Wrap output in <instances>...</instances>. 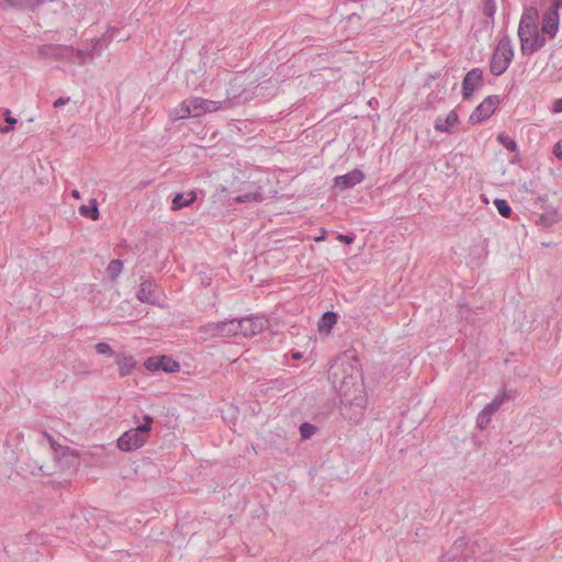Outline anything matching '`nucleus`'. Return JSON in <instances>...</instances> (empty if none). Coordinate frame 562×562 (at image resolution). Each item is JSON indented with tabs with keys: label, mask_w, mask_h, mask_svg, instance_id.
I'll use <instances>...</instances> for the list:
<instances>
[{
	"label": "nucleus",
	"mask_w": 562,
	"mask_h": 562,
	"mask_svg": "<svg viewBox=\"0 0 562 562\" xmlns=\"http://www.w3.org/2000/svg\"><path fill=\"white\" fill-rule=\"evenodd\" d=\"M483 14L487 18H493L496 12L495 0H482Z\"/></svg>",
	"instance_id": "72a5a7b5"
},
{
	"label": "nucleus",
	"mask_w": 562,
	"mask_h": 562,
	"mask_svg": "<svg viewBox=\"0 0 562 562\" xmlns=\"http://www.w3.org/2000/svg\"><path fill=\"white\" fill-rule=\"evenodd\" d=\"M553 154L559 158L562 159V148L560 143H557L553 147Z\"/></svg>",
	"instance_id": "79ce46f5"
},
{
	"label": "nucleus",
	"mask_w": 562,
	"mask_h": 562,
	"mask_svg": "<svg viewBox=\"0 0 562 562\" xmlns=\"http://www.w3.org/2000/svg\"><path fill=\"white\" fill-rule=\"evenodd\" d=\"M338 314L335 312H325L317 324L318 331L324 334H329L333 329L334 325L337 323Z\"/></svg>",
	"instance_id": "412c9836"
},
{
	"label": "nucleus",
	"mask_w": 562,
	"mask_h": 562,
	"mask_svg": "<svg viewBox=\"0 0 562 562\" xmlns=\"http://www.w3.org/2000/svg\"><path fill=\"white\" fill-rule=\"evenodd\" d=\"M42 0H0V10L35 11Z\"/></svg>",
	"instance_id": "dca6fc26"
},
{
	"label": "nucleus",
	"mask_w": 562,
	"mask_h": 562,
	"mask_svg": "<svg viewBox=\"0 0 562 562\" xmlns=\"http://www.w3.org/2000/svg\"><path fill=\"white\" fill-rule=\"evenodd\" d=\"M497 140L509 151L515 153L518 150L517 143L510 136L502 133L497 136Z\"/></svg>",
	"instance_id": "c756f323"
},
{
	"label": "nucleus",
	"mask_w": 562,
	"mask_h": 562,
	"mask_svg": "<svg viewBox=\"0 0 562 562\" xmlns=\"http://www.w3.org/2000/svg\"><path fill=\"white\" fill-rule=\"evenodd\" d=\"M196 201V192L189 191L188 193L178 192L175 194L171 202V210L178 211L183 207L190 206Z\"/></svg>",
	"instance_id": "6ab92c4d"
},
{
	"label": "nucleus",
	"mask_w": 562,
	"mask_h": 562,
	"mask_svg": "<svg viewBox=\"0 0 562 562\" xmlns=\"http://www.w3.org/2000/svg\"><path fill=\"white\" fill-rule=\"evenodd\" d=\"M499 102L501 99L496 94L486 97L471 113L469 121L472 124H477L490 119L495 112Z\"/></svg>",
	"instance_id": "0eeeda50"
},
{
	"label": "nucleus",
	"mask_w": 562,
	"mask_h": 562,
	"mask_svg": "<svg viewBox=\"0 0 562 562\" xmlns=\"http://www.w3.org/2000/svg\"><path fill=\"white\" fill-rule=\"evenodd\" d=\"M317 430V427L310 423H303L300 426V435L303 440L310 439Z\"/></svg>",
	"instance_id": "2f4dec72"
},
{
	"label": "nucleus",
	"mask_w": 562,
	"mask_h": 562,
	"mask_svg": "<svg viewBox=\"0 0 562 562\" xmlns=\"http://www.w3.org/2000/svg\"><path fill=\"white\" fill-rule=\"evenodd\" d=\"M12 130L11 126H2L0 125V133H9Z\"/></svg>",
	"instance_id": "c03bdc74"
},
{
	"label": "nucleus",
	"mask_w": 562,
	"mask_h": 562,
	"mask_svg": "<svg viewBox=\"0 0 562 562\" xmlns=\"http://www.w3.org/2000/svg\"><path fill=\"white\" fill-rule=\"evenodd\" d=\"M459 121L458 114L456 111H450L448 115L442 119L441 116H438L435 121L434 127L436 131L441 133L450 134V126H453Z\"/></svg>",
	"instance_id": "aec40b11"
},
{
	"label": "nucleus",
	"mask_w": 562,
	"mask_h": 562,
	"mask_svg": "<svg viewBox=\"0 0 562 562\" xmlns=\"http://www.w3.org/2000/svg\"><path fill=\"white\" fill-rule=\"evenodd\" d=\"M190 114H191V112H190V109L188 105V100H184L177 108H175L171 111L170 117L173 121H178V120L190 117L191 116Z\"/></svg>",
	"instance_id": "b1692460"
},
{
	"label": "nucleus",
	"mask_w": 562,
	"mask_h": 562,
	"mask_svg": "<svg viewBox=\"0 0 562 562\" xmlns=\"http://www.w3.org/2000/svg\"><path fill=\"white\" fill-rule=\"evenodd\" d=\"M484 85L483 69L476 67L465 74L462 80V98L469 100L474 91Z\"/></svg>",
	"instance_id": "9d476101"
},
{
	"label": "nucleus",
	"mask_w": 562,
	"mask_h": 562,
	"mask_svg": "<svg viewBox=\"0 0 562 562\" xmlns=\"http://www.w3.org/2000/svg\"><path fill=\"white\" fill-rule=\"evenodd\" d=\"M389 3L386 0H362L360 11L352 12L342 21L344 30L348 36L360 33H372L378 22L386 14Z\"/></svg>",
	"instance_id": "f257e3e1"
},
{
	"label": "nucleus",
	"mask_w": 562,
	"mask_h": 562,
	"mask_svg": "<svg viewBox=\"0 0 562 562\" xmlns=\"http://www.w3.org/2000/svg\"><path fill=\"white\" fill-rule=\"evenodd\" d=\"M148 371H164L167 373H176L180 370V364L171 356L161 355L149 357L144 363Z\"/></svg>",
	"instance_id": "1a4fd4ad"
},
{
	"label": "nucleus",
	"mask_w": 562,
	"mask_h": 562,
	"mask_svg": "<svg viewBox=\"0 0 562 562\" xmlns=\"http://www.w3.org/2000/svg\"><path fill=\"white\" fill-rule=\"evenodd\" d=\"M199 333L204 340L213 338H228L236 335V321L229 318L220 322H207L199 327Z\"/></svg>",
	"instance_id": "39448f33"
},
{
	"label": "nucleus",
	"mask_w": 562,
	"mask_h": 562,
	"mask_svg": "<svg viewBox=\"0 0 562 562\" xmlns=\"http://www.w3.org/2000/svg\"><path fill=\"white\" fill-rule=\"evenodd\" d=\"M236 99H238L237 95H233L231 97L228 94L227 99L224 100L223 102H220V101H213V100H207V99H203L202 98V101H200V103L203 104V112L204 114L205 113H213V112H216L218 111L220 109H224V108H231L233 105H235L238 101H235Z\"/></svg>",
	"instance_id": "a211bd4d"
},
{
	"label": "nucleus",
	"mask_w": 562,
	"mask_h": 562,
	"mask_svg": "<svg viewBox=\"0 0 562 562\" xmlns=\"http://www.w3.org/2000/svg\"><path fill=\"white\" fill-rule=\"evenodd\" d=\"M262 200V194L260 192H250L245 194H239L235 198V202L243 204L248 202H260Z\"/></svg>",
	"instance_id": "c85d7f7f"
},
{
	"label": "nucleus",
	"mask_w": 562,
	"mask_h": 562,
	"mask_svg": "<svg viewBox=\"0 0 562 562\" xmlns=\"http://www.w3.org/2000/svg\"><path fill=\"white\" fill-rule=\"evenodd\" d=\"M236 335L252 337L269 327V321L265 316H249L235 318Z\"/></svg>",
	"instance_id": "423d86ee"
},
{
	"label": "nucleus",
	"mask_w": 562,
	"mask_h": 562,
	"mask_svg": "<svg viewBox=\"0 0 562 562\" xmlns=\"http://www.w3.org/2000/svg\"><path fill=\"white\" fill-rule=\"evenodd\" d=\"M538 25H519L518 26V37L519 40H522L527 36L533 35L536 33H539Z\"/></svg>",
	"instance_id": "473e14b6"
},
{
	"label": "nucleus",
	"mask_w": 562,
	"mask_h": 562,
	"mask_svg": "<svg viewBox=\"0 0 562 562\" xmlns=\"http://www.w3.org/2000/svg\"><path fill=\"white\" fill-rule=\"evenodd\" d=\"M539 13L535 7L526 8L521 14L519 25H538Z\"/></svg>",
	"instance_id": "4be33fe9"
},
{
	"label": "nucleus",
	"mask_w": 562,
	"mask_h": 562,
	"mask_svg": "<svg viewBox=\"0 0 562 562\" xmlns=\"http://www.w3.org/2000/svg\"><path fill=\"white\" fill-rule=\"evenodd\" d=\"M551 4L560 9L562 8V0H553Z\"/></svg>",
	"instance_id": "a18cd8bd"
},
{
	"label": "nucleus",
	"mask_w": 562,
	"mask_h": 562,
	"mask_svg": "<svg viewBox=\"0 0 562 562\" xmlns=\"http://www.w3.org/2000/svg\"><path fill=\"white\" fill-rule=\"evenodd\" d=\"M74 47L59 44H44L37 47V55L41 58H53L56 60H69L72 57Z\"/></svg>",
	"instance_id": "6e6552de"
},
{
	"label": "nucleus",
	"mask_w": 562,
	"mask_h": 562,
	"mask_svg": "<svg viewBox=\"0 0 562 562\" xmlns=\"http://www.w3.org/2000/svg\"><path fill=\"white\" fill-rule=\"evenodd\" d=\"M293 358L294 359H301L302 358V353L301 352H294L293 353Z\"/></svg>",
	"instance_id": "49530a36"
},
{
	"label": "nucleus",
	"mask_w": 562,
	"mask_h": 562,
	"mask_svg": "<svg viewBox=\"0 0 562 562\" xmlns=\"http://www.w3.org/2000/svg\"><path fill=\"white\" fill-rule=\"evenodd\" d=\"M122 269H123V261L120 259H113L109 262L105 272H106L108 278L110 280L114 281L122 272Z\"/></svg>",
	"instance_id": "a878e982"
},
{
	"label": "nucleus",
	"mask_w": 562,
	"mask_h": 562,
	"mask_svg": "<svg viewBox=\"0 0 562 562\" xmlns=\"http://www.w3.org/2000/svg\"><path fill=\"white\" fill-rule=\"evenodd\" d=\"M95 351L99 355H114L112 347L108 342H98L95 345Z\"/></svg>",
	"instance_id": "c9c22d12"
},
{
	"label": "nucleus",
	"mask_w": 562,
	"mask_h": 562,
	"mask_svg": "<svg viewBox=\"0 0 562 562\" xmlns=\"http://www.w3.org/2000/svg\"><path fill=\"white\" fill-rule=\"evenodd\" d=\"M188 100V105H189V109H190V112H191V117H200L204 114L203 112V104L200 103V101H202V98L200 97H192V98H189L187 99Z\"/></svg>",
	"instance_id": "bb28decb"
},
{
	"label": "nucleus",
	"mask_w": 562,
	"mask_h": 562,
	"mask_svg": "<svg viewBox=\"0 0 562 562\" xmlns=\"http://www.w3.org/2000/svg\"><path fill=\"white\" fill-rule=\"evenodd\" d=\"M72 196L76 198V199H79L80 198L79 192L77 190H74L72 191Z\"/></svg>",
	"instance_id": "de8ad7c7"
},
{
	"label": "nucleus",
	"mask_w": 562,
	"mask_h": 562,
	"mask_svg": "<svg viewBox=\"0 0 562 562\" xmlns=\"http://www.w3.org/2000/svg\"><path fill=\"white\" fill-rule=\"evenodd\" d=\"M544 196H538L536 203H543Z\"/></svg>",
	"instance_id": "09e8293b"
},
{
	"label": "nucleus",
	"mask_w": 562,
	"mask_h": 562,
	"mask_svg": "<svg viewBox=\"0 0 562 562\" xmlns=\"http://www.w3.org/2000/svg\"><path fill=\"white\" fill-rule=\"evenodd\" d=\"M323 239H324L323 236H319L318 238H316L317 241L323 240Z\"/></svg>",
	"instance_id": "8fccbe9b"
},
{
	"label": "nucleus",
	"mask_w": 562,
	"mask_h": 562,
	"mask_svg": "<svg viewBox=\"0 0 562 562\" xmlns=\"http://www.w3.org/2000/svg\"><path fill=\"white\" fill-rule=\"evenodd\" d=\"M559 25H560L559 8L551 4L543 13L542 21H541V31H542V33L547 34L550 38H553L559 31Z\"/></svg>",
	"instance_id": "9b49d317"
},
{
	"label": "nucleus",
	"mask_w": 562,
	"mask_h": 562,
	"mask_svg": "<svg viewBox=\"0 0 562 562\" xmlns=\"http://www.w3.org/2000/svg\"><path fill=\"white\" fill-rule=\"evenodd\" d=\"M137 426L123 432L117 439V447L122 451H133L144 446L147 441L154 424V417L146 414L143 416V423H139L137 416H134Z\"/></svg>",
	"instance_id": "7ed1b4c3"
},
{
	"label": "nucleus",
	"mask_w": 562,
	"mask_h": 562,
	"mask_svg": "<svg viewBox=\"0 0 562 562\" xmlns=\"http://www.w3.org/2000/svg\"><path fill=\"white\" fill-rule=\"evenodd\" d=\"M494 205L497 209L498 213L503 217L507 218V217L510 216L512 207H510V205L508 204V202L506 200H504V199H495Z\"/></svg>",
	"instance_id": "7c9ffc66"
},
{
	"label": "nucleus",
	"mask_w": 562,
	"mask_h": 562,
	"mask_svg": "<svg viewBox=\"0 0 562 562\" xmlns=\"http://www.w3.org/2000/svg\"><path fill=\"white\" fill-rule=\"evenodd\" d=\"M69 100H70V98H69V97H67V98H65V97H60V98H58V99L54 102L53 106H54V108H60V106L65 105L66 103H68V102H69Z\"/></svg>",
	"instance_id": "58836bf2"
},
{
	"label": "nucleus",
	"mask_w": 562,
	"mask_h": 562,
	"mask_svg": "<svg viewBox=\"0 0 562 562\" xmlns=\"http://www.w3.org/2000/svg\"><path fill=\"white\" fill-rule=\"evenodd\" d=\"M558 212L554 209H551L539 216L537 224L542 225L543 227H551L558 222Z\"/></svg>",
	"instance_id": "393cba45"
},
{
	"label": "nucleus",
	"mask_w": 562,
	"mask_h": 562,
	"mask_svg": "<svg viewBox=\"0 0 562 562\" xmlns=\"http://www.w3.org/2000/svg\"><path fill=\"white\" fill-rule=\"evenodd\" d=\"M552 111L555 112V113H561L562 112V98L557 99L553 102Z\"/></svg>",
	"instance_id": "ea45409f"
},
{
	"label": "nucleus",
	"mask_w": 562,
	"mask_h": 562,
	"mask_svg": "<svg viewBox=\"0 0 562 562\" xmlns=\"http://www.w3.org/2000/svg\"><path fill=\"white\" fill-rule=\"evenodd\" d=\"M520 41V50L524 56H530L537 50L544 47L547 40L546 36L539 33L527 36Z\"/></svg>",
	"instance_id": "2eb2a0df"
},
{
	"label": "nucleus",
	"mask_w": 562,
	"mask_h": 562,
	"mask_svg": "<svg viewBox=\"0 0 562 562\" xmlns=\"http://www.w3.org/2000/svg\"><path fill=\"white\" fill-rule=\"evenodd\" d=\"M505 397L506 395L505 394H498L496 395L493 401L491 403H488L487 405H485V407L483 408V411L488 414V415H493L494 413H496L498 411V408L503 405L504 401H505Z\"/></svg>",
	"instance_id": "cd10ccee"
},
{
	"label": "nucleus",
	"mask_w": 562,
	"mask_h": 562,
	"mask_svg": "<svg viewBox=\"0 0 562 562\" xmlns=\"http://www.w3.org/2000/svg\"><path fill=\"white\" fill-rule=\"evenodd\" d=\"M136 296L143 303L159 305V295L153 278H148L140 283Z\"/></svg>",
	"instance_id": "f8f14e48"
},
{
	"label": "nucleus",
	"mask_w": 562,
	"mask_h": 562,
	"mask_svg": "<svg viewBox=\"0 0 562 562\" xmlns=\"http://www.w3.org/2000/svg\"><path fill=\"white\" fill-rule=\"evenodd\" d=\"M491 415L486 414L483 409L476 417V426L480 429H485L491 422Z\"/></svg>",
	"instance_id": "f704fd0d"
},
{
	"label": "nucleus",
	"mask_w": 562,
	"mask_h": 562,
	"mask_svg": "<svg viewBox=\"0 0 562 562\" xmlns=\"http://www.w3.org/2000/svg\"><path fill=\"white\" fill-rule=\"evenodd\" d=\"M102 47H103L102 38H93L92 40V52L94 54L100 55Z\"/></svg>",
	"instance_id": "4c0bfd02"
},
{
	"label": "nucleus",
	"mask_w": 562,
	"mask_h": 562,
	"mask_svg": "<svg viewBox=\"0 0 562 562\" xmlns=\"http://www.w3.org/2000/svg\"><path fill=\"white\" fill-rule=\"evenodd\" d=\"M4 116H5V121L10 124L9 126H11V127H12V125H14L18 122L16 119L11 116L10 110H5Z\"/></svg>",
	"instance_id": "a19ab883"
},
{
	"label": "nucleus",
	"mask_w": 562,
	"mask_h": 562,
	"mask_svg": "<svg viewBox=\"0 0 562 562\" xmlns=\"http://www.w3.org/2000/svg\"><path fill=\"white\" fill-rule=\"evenodd\" d=\"M364 180V173L360 169H353L345 175L337 176L334 179V188L337 190H346L353 188L356 184Z\"/></svg>",
	"instance_id": "4468645a"
},
{
	"label": "nucleus",
	"mask_w": 562,
	"mask_h": 562,
	"mask_svg": "<svg viewBox=\"0 0 562 562\" xmlns=\"http://www.w3.org/2000/svg\"><path fill=\"white\" fill-rule=\"evenodd\" d=\"M79 214L91 220L99 218L98 202L95 199H91L88 205H81L79 207Z\"/></svg>",
	"instance_id": "5701e85b"
},
{
	"label": "nucleus",
	"mask_w": 562,
	"mask_h": 562,
	"mask_svg": "<svg viewBox=\"0 0 562 562\" xmlns=\"http://www.w3.org/2000/svg\"><path fill=\"white\" fill-rule=\"evenodd\" d=\"M355 235L353 234H338L337 235V239L342 243V244H346V245H350L355 241Z\"/></svg>",
	"instance_id": "e433bc0d"
},
{
	"label": "nucleus",
	"mask_w": 562,
	"mask_h": 562,
	"mask_svg": "<svg viewBox=\"0 0 562 562\" xmlns=\"http://www.w3.org/2000/svg\"><path fill=\"white\" fill-rule=\"evenodd\" d=\"M115 363L117 366L120 376L123 378L130 375L136 366L134 357L124 352H117L115 353Z\"/></svg>",
	"instance_id": "f3484780"
},
{
	"label": "nucleus",
	"mask_w": 562,
	"mask_h": 562,
	"mask_svg": "<svg viewBox=\"0 0 562 562\" xmlns=\"http://www.w3.org/2000/svg\"><path fill=\"white\" fill-rule=\"evenodd\" d=\"M514 58V48L508 35H504L492 55L490 61V71L492 75L498 77L503 75L512 64Z\"/></svg>",
	"instance_id": "20e7f679"
},
{
	"label": "nucleus",
	"mask_w": 562,
	"mask_h": 562,
	"mask_svg": "<svg viewBox=\"0 0 562 562\" xmlns=\"http://www.w3.org/2000/svg\"><path fill=\"white\" fill-rule=\"evenodd\" d=\"M111 36L112 35H106V34H103L100 38H102V43H103V46H108L109 43L111 42Z\"/></svg>",
	"instance_id": "37998d69"
},
{
	"label": "nucleus",
	"mask_w": 562,
	"mask_h": 562,
	"mask_svg": "<svg viewBox=\"0 0 562 562\" xmlns=\"http://www.w3.org/2000/svg\"><path fill=\"white\" fill-rule=\"evenodd\" d=\"M467 542L464 538H458L450 550L441 557L440 562H476L469 554L460 555V553L464 550Z\"/></svg>",
	"instance_id": "ddd939ff"
},
{
	"label": "nucleus",
	"mask_w": 562,
	"mask_h": 562,
	"mask_svg": "<svg viewBox=\"0 0 562 562\" xmlns=\"http://www.w3.org/2000/svg\"><path fill=\"white\" fill-rule=\"evenodd\" d=\"M361 379L360 371L349 360L335 361L328 370V380L333 387L340 394L347 395L357 386Z\"/></svg>",
	"instance_id": "f03ea898"
}]
</instances>
